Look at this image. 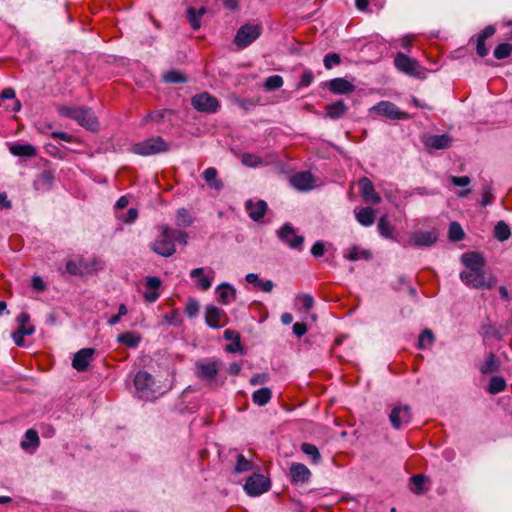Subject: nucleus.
Here are the masks:
<instances>
[{"label": "nucleus", "instance_id": "obj_1", "mask_svg": "<svg viewBox=\"0 0 512 512\" xmlns=\"http://www.w3.org/2000/svg\"><path fill=\"white\" fill-rule=\"evenodd\" d=\"M461 262L466 270L460 273L461 281L474 289H491L495 286L497 279L492 276H486L485 258L481 253L468 252L461 256Z\"/></svg>", "mask_w": 512, "mask_h": 512}, {"label": "nucleus", "instance_id": "obj_2", "mask_svg": "<svg viewBox=\"0 0 512 512\" xmlns=\"http://www.w3.org/2000/svg\"><path fill=\"white\" fill-rule=\"evenodd\" d=\"M59 113L61 116L74 119L79 125L91 131H96L99 127V122L91 108L63 106L59 108Z\"/></svg>", "mask_w": 512, "mask_h": 512}, {"label": "nucleus", "instance_id": "obj_3", "mask_svg": "<svg viewBox=\"0 0 512 512\" xmlns=\"http://www.w3.org/2000/svg\"><path fill=\"white\" fill-rule=\"evenodd\" d=\"M151 249L158 255L163 257L172 256L176 249L173 241L172 228L167 225L159 227V235L153 243Z\"/></svg>", "mask_w": 512, "mask_h": 512}, {"label": "nucleus", "instance_id": "obj_4", "mask_svg": "<svg viewBox=\"0 0 512 512\" xmlns=\"http://www.w3.org/2000/svg\"><path fill=\"white\" fill-rule=\"evenodd\" d=\"M170 150V145L161 136H154L134 144L131 151L141 156H150Z\"/></svg>", "mask_w": 512, "mask_h": 512}, {"label": "nucleus", "instance_id": "obj_5", "mask_svg": "<svg viewBox=\"0 0 512 512\" xmlns=\"http://www.w3.org/2000/svg\"><path fill=\"white\" fill-rule=\"evenodd\" d=\"M154 384L153 376L145 370L138 371L134 377V386L140 399L152 400L155 398Z\"/></svg>", "mask_w": 512, "mask_h": 512}, {"label": "nucleus", "instance_id": "obj_6", "mask_svg": "<svg viewBox=\"0 0 512 512\" xmlns=\"http://www.w3.org/2000/svg\"><path fill=\"white\" fill-rule=\"evenodd\" d=\"M261 34V27L259 25L245 24L241 26L235 36L234 42L239 48H246Z\"/></svg>", "mask_w": 512, "mask_h": 512}, {"label": "nucleus", "instance_id": "obj_7", "mask_svg": "<svg viewBox=\"0 0 512 512\" xmlns=\"http://www.w3.org/2000/svg\"><path fill=\"white\" fill-rule=\"evenodd\" d=\"M277 237L291 249L301 251L303 248L304 237L297 235L295 229L289 223L284 224L277 230Z\"/></svg>", "mask_w": 512, "mask_h": 512}, {"label": "nucleus", "instance_id": "obj_8", "mask_svg": "<svg viewBox=\"0 0 512 512\" xmlns=\"http://www.w3.org/2000/svg\"><path fill=\"white\" fill-rule=\"evenodd\" d=\"M394 64L399 71L409 76L420 77L423 74L419 62L408 57L404 53L398 52L396 54Z\"/></svg>", "mask_w": 512, "mask_h": 512}, {"label": "nucleus", "instance_id": "obj_9", "mask_svg": "<svg viewBox=\"0 0 512 512\" xmlns=\"http://www.w3.org/2000/svg\"><path fill=\"white\" fill-rule=\"evenodd\" d=\"M271 483L269 478L262 474H253L250 476L245 485L244 490L249 496H259L270 489Z\"/></svg>", "mask_w": 512, "mask_h": 512}, {"label": "nucleus", "instance_id": "obj_10", "mask_svg": "<svg viewBox=\"0 0 512 512\" xmlns=\"http://www.w3.org/2000/svg\"><path fill=\"white\" fill-rule=\"evenodd\" d=\"M191 105L197 111L205 113H215L220 107L219 101L207 92L193 96Z\"/></svg>", "mask_w": 512, "mask_h": 512}, {"label": "nucleus", "instance_id": "obj_11", "mask_svg": "<svg viewBox=\"0 0 512 512\" xmlns=\"http://www.w3.org/2000/svg\"><path fill=\"white\" fill-rule=\"evenodd\" d=\"M438 240L436 231H415L409 235L404 247H431Z\"/></svg>", "mask_w": 512, "mask_h": 512}, {"label": "nucleus", "instance_id": "obj_12", "mask_svg": "<svg viewBox=\"0 0 512 512\" xmlns=\"http://www.w3.org/2000/svg\"><path fill=\"white\" fill-rule=\"evenodd\" d=\"M16 321L19 325L18 329L12 334V338L17 346H23L24 336L32 335L35 331L33 325L29 324L30 315L27 312H21Z\"/></svg>", "mask_w": 512, "mask_h": 512}, {"label": "nucleus", "instance_id": "obj_13", "mask_svg": "<svg viewBox=\"0 0 512 512\" xmlns=\"http://www.w3.org/2000/svg\"><path fill=\"white\" fill-rule=\"evenodd\" d=\"M411 419V408L408 405L395 406L389 415L392 427L397 430L408 425Z\"/></svg>", "mask_w": 512, "mask_h": 512}, {"label": "nucleus", "instance_id": "obj_14", "mask_svg": "<svg viewBox=\"0 0 512 512\" xmlns=\"http://www.w3.org/2000/svg\"><path fill=\"white\" fill-rule=\"evenodd\" d=\"M373 110L393 120H407L410 115L407 112L401 111L394 103L389 101H381L373 107Z\"/></svg>", "mask_w": 512, "mask_h": 512}, {"label": "nucleus", "instance_id": "obj_15", "mask_svg": "<svg viewBox=\"0 0 512 512\" xmlns=\"http://www.w3.org/2000/svg\"><path fill=\"white\" fill-rule=\"evenodd\" d=\"M94 354L95 350L93 348L80 349L73 357L72 367L79 372L86 371L93 360Z\"/></svg>", "mask_w": 512, "mask_h": 512}, {"label": "nucleus", "instance_id": "obj_16", "mask_svg": "<svg viewBox=\"0 0 512 512\" xmlns=\"http://www.w3.org/2000/svg\"><path fill=\"white\" fill-rule=\"evenodd\" d=\"M291 185L300 191H308L315 187V178L309 171L299 172L290 179Z\"/></svg>", "mask_w": 512, "mask_h": 512}, {"label": "nucleus", "instance_id": "obj_17", "mask_svg": "<svg viewBox=\"0 0 512 512\" xmlns=\"http://www.w3.org/2000/svg\"><path fill=\"white\" fill-rule=\"evenodd\" d=\"M221 363L219 361L199 362L196 364L197 376L201 380H213L219 370Z\"/></svg>", "mask_w": 512, "mask_h": 512}, {"label": "nucleus", "instance_id": "obj_18", "mask_svg": "<svg viewBox=\"0 0 512 512\" xmlns=\"http://www.w3.org/2000/svg\"><path fill=\"white\" fill-rule=\"evenodd\" d=\"M358 185L360 193L365 201L372 202L374 204H379L381 202V197L376 193L371 180L363 177L359 180Z\"/></svg>", "mask_w": 512, "mask_h": 512}, {"label": "nucleus", "instance_id": "obj_19", "mask_svg": "<svg viewBox=\"0 0 512 512\" xmlns=\"http://www.w3.org/2000/svg\"><path fill=\"white\" fill-rule=\"evenodd\" d=\"M223 318H225V313L220 308L214 305H209L206 307L205 321L209 327L214 329L222 327L224 325L222 323Z\"/></svg>", "mask_w": 512, "mask_h": 512}, {"label": "nucleus", "instance_id": "obj_20", "mask_svg": "<svg viewBox=\"0 0 512 512\" xmlns=\"http://www.w3.org/2000/svg\"><path fill=\"white\" fill-rule=\"evenodd\" d=\"M423 143L428 149H446L451 146L452 138L448 134L429 135L424 139Z\"/></svg>", "mask_w": 512, "mask_h": 512}, {"label": "nucleus", "instance_id": "obj_21", "mask_svg": "<svg viewBox=\"0 0 512 512\" xmlns=\"http://www.w3.org/2000/svg\"><path fill=\"white\" fill-rule=\"evenodd\" d=\"M245 207L249 217L256 222L260 221L265 216L268 209L267 203L264 200H258L257 202L248 200Z\"/></svg>", "mask_w": 512, "mask_h": 512}, {"label": "nucleus", "instance_id": "obj_22", "mask_svg": "<svg viewBox=\"0 0 512 512\" xmlns=\"http://www.w3.org/2000/svg\"><path fill=\"white\" fill-rule=\"evenodd\" d=\"M377 230L381 237L399 242L396 237V228L391 224L387 215H382L377 223Z\"/></svg>", "mask_w": 512, "mask_h": 512}, {"label": "nucleus", "instance_id": "obj_23", "mask_svg": "<svg viewBox=\"0 0 512 512\" xmlns=\"http://www.w3.org/2000/svg\"><path fill=\"white\" fill-rule=\"evenodd\" d=\"M216 293L217 300L222 305H228L236 298V289L227 282L218 285Z\"/></svg>", "mask_w": 512, "mask_h": 512}, {"label": "nucleus", "instance_id": "obj_24", "mask_svg": "<svg viewBox=\"0 0 512 512\" xmlns=\"http://www.w3.org/2000/svg\"><path fill=\"white\" fill-rule=\"evenodd\" d=\"M204 268H195L191 270L190 277L197 281L198 286L203 290H208L212 285V280L214 278V272L209 270V274H204Z\"/></svg>", "mask_w": 512, "mask_h": 512}, {"label": "nucleus", "instance_id": "obj_25", "mask_svg": "<svg viewBox=\"0 0 512 512\" xmlns=\"http://www.w3.org/2000/svg\"><path fill=\"white\" fill-rule=\"evenodd\" d=\"M311 476L310 470L302 463H293L290 467V477L293 483H305Z\"/></svg>", "mask_w": 512, "mask_h": 512}, {"label": "nucleus", "instance_id": "obj_26", "mask_svg": "<svg viewBox=\"0 0 512 512\" xmlns=\"http://www.w3.org/2000/svg\"><path fill=\"white\" fill-rule=\"evenodd\" d=\"M495 28L492 25L485 27L477 37L476 52L480 57L488 55L489 50L486 47L485 41L495 33Z\"/></svg>", "mask_w": 512, "mask_h": 512}, {"label": "nucleus", "instance_id": "obj_27", "mask_svg": "<svg viewBox=\"0 0 512 512\" xmlns=\"http://www.w3.org/2000/svg\"><path fill=\"white\" fill-rule=\"evenodd\" d=\"M329 89L334 94H349L355 90V86L345 78L330 80Z\"/></svg>", "mask_w": 512, "mask_h": 512}, {"label": "nucleus", "instance_id": "obj_28", "mask_svg": "<svg viewBox=\"0 0 512 512\" xmlns=\"http://www.w3.org/2000/svg\"><path fill=\"white\" fill-rule=\"evenodd\" d=\"M54 183V175L51 171H42L34 180V188L38 191H47L51 189Z\"/></svg>", "mask_w": 512, "mask_h": 512}, {"label": "nucleus", "instance_id": "obj_29", "mask_svg": "<svg viewBox=\"0 0 512 512\" xmlns=\"http://www.w3.org/2000/svg\"><path fill=\"white\" fill-rule=\"evenodd\" d=\"M356 220L365 227L371 226L375 221V210L371 207H364L354 210Z\"/></svg>", "mask_w": 512, "mask_h": 512}, {"label": "nucleus", "instance_id": "obj_30", "mask_svg": "<svg viewBox=\"0 0 512 512\" xmlns=\"http://www.w3.org/2000/svg\"><path fill=\"white\" fill-rule=\"evenodd\" d=\"M344 257L349 261H358L360 259L370 260L372 258V253L369 250L354 245L349 248L348 252L344 254Z\"/></svg>", "mask_w": 512, "mask_h": 512}, {"label": "nucleus", "instance_id": "obj_31", "mask_svg": "<svg viewBox=\"0 0 512 512\" xmlns=\"http://www.w3.org/2000/svg\"><path fill=\"white\" fill-rule=\"evenodd\" d=\"M9 150L14 156L19 157H33L37 153L36 148L31 144L16 143L13 144Z\"/></svg>", "mask_w": 512, "mask_h": 512}, {"label": "nucleus", "instance_id": "obj_32", "mask_svg": "<svg viewBox=\"0 0 512 512\" xmlns=\"http://www.w3.org/2000/svg\"><path fill=\"white\" fill-rule=\"evenodd\" d=\"M348 108L343 100H338L326 107V115L331 119H339L346 112Z\"/></svg>", "mask_w": 512, "mask_h": 512}, {"label": "nucleus", "instance_id": "obj_33", "mask_svg": "<svg viewBox=\"0 0 512 512\" xmlns=\"http://www.w3.org/2000/svg\"><path fill=\"white\" fill-rule=\"evenodd\" d=\"M142 338L135 332H125L117 337V342L129 348H136L140 344Z\"/></svg>", "mask_w": 512, "mask_h": 512}, {"label": "nucleus", "instance_id": "obj_34", "mask_svg": "<svg viewBox=\"0 0 512 512\" xmlns=\"http://www.w3.org/2000/svg\"><path fill=\"white\" fill-rule=\"evenodd\" d=\"M479 370L482 374H491L499 370V361L493 353H489L485 361L480 365Z\"/></svg>", "mask_w": 512, "mask_h": 512}, {"label": "nucleus", "instance_id": "obj_35", "mask_svg": "<svg viewBox=\"0 0 512 512\" xmlns=\"http://www.w3.org/2000/svg\"><path fill=\"white\" fill-rule=\"evenodd\" d=\"M272 398V391L270 388L264 387L258 389L252 394V401L258 406L266 405Z\"/></svg>", "mask_w": 512, "mask_h": 512}, {"label": "nucleus", "instance_id": "obj_36", "mask_svg": "<svg viewBox=\"0 0 512 512\" xmlns=\"http://www.w3.org/2000/svg\"><path fill=\"white\" fill-rule=\"evenodd\" d=\"M40 444L39 436L36 430L28 429L25 432V439L21 441V447L24 450H28L30 447L33 449L38 448Z\"/></svg>", "mask_w": 512, "mask_h": 512}, {"label": "nucleus", "instance_id": "obj_37", "mask_svg": "<svg viewBox=\"0 0 512 512\" xmlns=\"http://www.w3.org/2000/svg\"><path fill=\"white\" fill-rule=\"evenodd\" d=\"M203 178L207 182L208 186L216 190H220L223 187V182L217 179V170L213 167L207 168L203 172Z\"/></svg>", "mask_w": 512, "mask_h": 512}, {"label": "nucleus", "instance_id": "obj_38", "mask_svg": "<svg viewBox=\"0 0 512 512\" xmlns=\"http://www.w3.org/2000/svg\"><path fill=\"white\" fill-rule=\"evenodd\" d=\"M194 218L185 208H180L176 212L175 224L178 227L186 228L192 225Z\"/></svg>", "mask_w": 512, "mask_h": 512}, {"label": "nucleus", "instance_id": "obj_39", "mask_svg": "<svg viewBox=\"0 0 512 512\" xmlns=\"http://www.w3.org/2000/svg\"><path fill=\"white\" fill-rule=\"evenodd\" d=\"M205 13V8H200L199 10H195L194 8H188L187 9V18L191 25V27L194 30H197L201 26L200 19Z\"/></svg>", "mask_w": 512, "mask_h": 512}, {"label": "nucleus", "instance_id": "obj_40", "mask_svg": "<svg viewBox=\"0 0 512 512\" xmlns=\"http://www.w3.org/2000/svg\"><path fill=\"white\" fill-rule=\"evenodd\" d=\"M510 236V227L504 221H499L494 227V237L498 241L504 242L508 240Z\"/></svg>", "mask_w": 512, "mask_h": 512}, {"label": "nucleus", "instance_id": "obj_41", "mask_svg": "<svg viewBox=\"0 0 512 512\" xmlns=\"http://www.w3.org/2000/svg\"><path fill=\"white\" fill-rule=\"evenodd\" d=\"M506 389V381L501 376H493L489 380L488 389L487 391L490 394H498Z\"/></svg>", "mask_w": 512, "mask_h": 512}, {"label": "nucleus", "instance_id": "obj_42", "mask_svg": "<svg viewBox=\"0 0 512 512\" xmlns=\"http://www.w3.org/2000/svg\"><path fill=\"white\" fill-rule=\"evenodd\" d=\"M172 114H174V111L170 110V109L153 111V112L147 114L143 118L142 124H145L148 121H154L156 123H162L167 115H172Z\"/></svg>", "mask_w": 512, "mask_h": 512}, {"label": "nucleus", "instance_id": "obj_43", "mask_svg": "<svg viewBox=\"0 0 512 512\" xmlns=\"http://www.w3.org/2000/svg\"><path fill=\"white\" fill-rule=\"evenodd\" d=\"M301 451L308 457L311 458L314 464H317L321 460V455L318 448L310 443H303L301 445Z\"/></svg>", "mask_w": 512, "mask_h": 512}, {"label": "nucleus", "instance_id": "obj_44", "mask_svg": "<svg viewBox=\"0 0 512 512\" xmlns=\"http://www.w3.org/2000/svg\"><path fill=\"white\" fill-rule=\"evenodd\" d=\"M283 78L280 75H272L266 78L264 88L266 91H275L283 86Z\"/></svg>", "mask_w": 512, "mask_h": 512}, {"label": "nucleus", "instance_id": "obj_45", "mask_svg": "<svg viewBox=\"0 0 512 512\" xmlns=\"http://www.w3.org/2000/svg\"><path fill=\"white\" fill-rule=\"evenodd\" d=\"M163 79L166 83L170 84L185 83L187 81L185 75L176 70L166 72Z\"/></svg>", "mask_w": 512, "mask_h": 512}, {"label": "nucleus", "instance_id": "obj_46", "mask_svg": "<svg viewBox=\"0 0 512 512\" xmlns=\"http://www.w3.org/2000/svg\"><path fill=\"white\" fill-rule=\"evenodd\" d=\"M241 162L243 165L251 168H255L263 164V161L259 156L251 153H243L241 156Z\"/></svg>", "mask_w": 512, "mask_h": 512}, {"label": "nucleus", "instance_id": "obj_47", "mask_svg": "<svg viewBox=\"0 0 512 512\" xmlns=\"http://www.w3.org/2000/svg\"><path fill=\"white\" fill-rule=\"evenodd\" d=\"M434 342V335L431 330L425 329L422 331L418 338V348L426 349Z\"/></svg>", "mask_w": 512, "mask_h": 512}, {"label": "nucleus", "instance_id": "obj_48", "mask_svg": "<svg viewBox=\"0 0 512 512\" xmlns=\"http://www.w3.org/2000/svg\"><path fill=\"white\" fill-rule=\"evenodd\" d=\"M464 236L465 234L461 225L457 222H451L449 226V239L452 241H460Z\"/></svg>", "mask_w": 512, "mask_h": 512}, {"label": "nucleus", "instance_id": "obj_49", "mask_svg": "<svg viewBox=\"0 0 512 512\" xmlns=\"http://www.w3.org/2000/svg\"><path fill=\"white\" fill-rule=\"evenodd\" d=\"M512 52V45L509 43H502L496 46L494 49V57L496 59H505L507 58Z\"/></svg>", "mask_w": 512, "mask_h": 512}, {"label": "nucleus", "instance_id": "obj_50", "mask_svg": "<svg viewBox=\"0 0 512 512\" xmlns=\"http://www.w3.org/2000/svg\"><path fill=\"white\" fill-rule=\"evenodd\" d=\"M252 469V463L245 458L243 454L237 455L236 465H235V472L236 473H243L250 471Z\"/></svg>", "mask_w": 512, "mask_h": 512}, {"label": "nucleus", "instance_id": "obj_51", "mask_svg": "<svg viewBox=\"0 0 512 512\" xmlns=\"http://www.w3.org/2000/svg\"><path fill=\"white\" fill-rule=\"evenodd\" d=\"M164 321L169 325L179 327L183 320L178 310H172L164 316Z\"/></svg>", "mask_w": 512, "mask_h": 512}, {"label": "nucleus", "instance_id": "obj_52", "mask_svg": "<svg viewBox=\"0 0 512 512\" xmlns=\"http://www.w3.org/2000/svg\"><path fill=\"white\" fill-rule=\"evenodd\" d=\"M199 312V302L195 299H190L185 306V313L189 318H194Z\"/></svg>", "mask_w": 512, "mask_h": 512}, {"label": "nucleus", "instance_id": "obj_53", "mask_svg": "<svg viewBox=\"0 0 512 512\" xmlns=\"http://www.w3.org/2000/svg\"><path fill=\"white\" fill-rule=\"evenodd\" d=\"M341 59L337 53H329L324 57V66L327 69H331L334 65L340 64Z\"/></svg>", "mask_w": 512, "mask_h": 512}, {"label": "nucleus", "instance_id": "obj_54", "mask_svg": "<svg viewBox=\"0 0 512 512\" xmlns=\"http://www.w3.org/2000/svg\"><path fill=\"white\" fill-rule=\"evenodd\" d=\"M270 380V376L268 373H257V374H254L249 383L252 385V386H257V385H262V384H265L267 383L268 381Z\"/></svg>", "mask_w": 512, "mask_h": 512}, {"label": "nucleus", "instance_id": "obj_55", "mask_svg": "<svg viewBox=\"0 0 512 512\" xmlns=\"http://www.w3.org/2000/svg\"><path fill=\"white\" fill-rule=\"evenodd\" d=\"M313 80H314V75H313L312 71L306 70L302 73V75L300 77L298 87L299 88L308 87L312 84Z\"/></svg>", "mask_w": 512, "mask_h": 512}, {"label": "nucleus", "instance_id": "obj_56", "mask_svg": "<svg viewBox=\"0 0 512 512\" xmlns=\"http://www.w3.org/2000/svg\"><path fill=\"white\" fill-rule=\"evenodd\" d=\"M493 202L492 188L490 185H486L483 188L481 204L483 206L491 205Z\"/></svg>", "mask_w": 512, "mask_h": 512}, {"label": "nucleus", "instance_id": "obj_57", "mask_svg": "<svg viewBox=\"0 0 512 512\" xmlns=\"http://www.w3.org/2000/svg\"><path fill=\"white\" fill-rule=\"evenodd\" d=\"M450 181L454 186L467 187L471 183L468 176H450Z\"/></svg>", "mask_w": 512, "mask_h": 512}, {"label": "nucleus", "instance_id": "obj_58", "mask_svg": "<svg viewBox=\"0 0 512 512\" xmlns=\"http://www.w3.org/2000/svg\"><path fill=\"white\" fill-rule=\"evenodd\" d=\"M66 271L74 276L82 274L81 266L76 261L73 260H70L66 263Z\"/></svg>", "mask_w": 512, "mask_h": 512}, {"label": "nucleus", "instance_id": "obj_59", "mask_svg": "<svg viewBox=\"0 0 512 512\" xmlns=\"http://www.w3.org/2000/svg\"><path fill=\"white\" fill-rule=\"evenodd\" d=\"M173 241L182 245H187L188 234L181 230L172 229Z\"/></svg>", "mask_w": 512, "mask_h": 512}, {"label": "nucleus", "instance_id": "obj_60", "mask_svg": "<svg viewBox=\"0 0 512 512\" xmlns=\"http://www.w3.org/2000/svg\"><path fill=\"white\" fill-rule=\"evenodd\" d=\"M325 253V245L323 241H316L311 248V254L314 257H321Z\"/></svg>", "mask_w": 512, "mask_h": 512}, {"label": "nucleus", "instance_id": "obj_61", "mask_svg": "<svg viewBox=\"0 0 512 512\" xmlns=\"http://www.w3.org/2000/svg\"><path fill=\"white\" fill-rule=\"evenodd\" d=\"M161 285V280L158 277L150 276L146 279V287L152 291H157Z\"/></svg>", "mask_w": 512, "mask_h": 512}, {"label": "nucleus", "instance_id": "obj_62", "mask_svg": "<svg viewBox=\"0 0 512 512\" xmlns=\"http://www.w3.org/2000/svg\"><path fill=\"white\" fill-rule=\"evenodd\" d=\"M307 332V326L305 323H302V322H296L294 325H293V333L297 336V337H302L303 335H305Z\"/></svg>", "mask_w": 512, "mask_h": 512}, {"label": "nucleus", "instance_id": "obj_63", "mask_svg": "<svg viewBox=\"0 0 512 512\" xmlns=\"http://www.w3.org/2000/svg\"><path fill=\"white\" fill-rule=\"evenodd\" d=\"M303 308L308 311L313 307L314 299L311 295L305 294L300 297Z\"/></svg>", "mask_w": 512, "mask_h": 512}, {"label": "nucleus", "instance_id": "obj_64", "mask_svg": "<svg viewBox=\"0 0 512 512\" xmlns=\"http://www.w3.org/2000/svg\"><path fill=\"white\" fill-rule=\"evenodd\" d=\"M138 217V211L136 208H130L127 213H126V217L125 218H122L123 222L125 223H133Z\"/></svg>", "mask_w": 512, "mask_h": 512}]
</instances>
